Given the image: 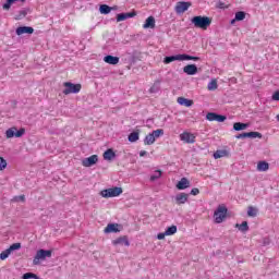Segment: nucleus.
<instances>
[{
	"instance_id": "24",
	"label": "nucleus",
	"mask_w": 279,
	"mask_h": 279,
	"mask_svg": "<svg viewBox=\"0 0 279 279\" xmlns=\"http://www.w3.org/2000/svg\"><path fill=\"white\" fill-rule=\"evenodd\" d=\"M228 156V150H216L214 153L215 160H219V158H226Z\"/></svg>"
},
{
	"instance_id": "41",
	"label": "nucleus",
	"mask_w": 279,
	"mask_h": 279,
	"mask_svg": "<svg viewBox=\"0 0 279 279\" xmlns=\"http://www.w3.org/2000/svg\"><path fill=\"white\" fill-rule=\"evenodd\" d=\"M5 167H8V161L3 157H0V171H3Z\"/></svg>"
},
{
	"instance_id": "30",
	"label": "nucleus",
	"mask_w": 279,
	"mask_h": 279,
	"mask_svg": "<svg viewBox=\"0 0 279 279\" xmlns=\"http://www.w3.org/2000/svg\"><path fill=\"white\" fill-rule=\"evenodd\" d=\"M246 138H263V134L259 132H248L246 133Z\"/></svg>"
},
{
	"instance_id": "44",
	"label": "nucleus",
	"mask_w": 279,
	"mask_h": 279,
	"mask_svg": "<svg viewBox=\"0 0 279 279\" xmlns=\"http://www.w3.org/2000/svg\"><path fill=\"white\" fill-rule=\"evenodd\" d=\"M227 117L226 116H221V114H216V121H218V123H223V121H226Z\"/></svg>"
},
{
	"instance_id": "33",
	"label": "nucleus",
	"mask_w": 279,
	"mask_h": 279,
	"mask_svg": "<svg viewBox=\"0 0 279 279\" xmlns=\"http://www.w3.org/2000/svg\"><path fill=\"white\" fill-rule=\"evenodd\" d=\"M15 134H16V128H11L5 132L7 138H14Z\"/></svg>"
},
{
	"instance_id": "27",
	"label": "nucleus",
	"mask_w": 279,
	"mask_h": 279,
	"mask_svg": "<svg viewBox=\"0 0 279 279\" xmlns=\"http://www.w3.org/2000/svg\"><path fill=\"white\" fill-rule=\"evenodd\" d=\"M162 178V171L161 170H156L151 175H150V182H156V180H160Z\"/></svg>"
},
{
	"instance_id": "13",
	"label": "nucleus",
	"mask_w": 279,
	"mask_h": 279,
	"mask_svg": "<svg viewBox=\"0 0 279 279\" xmlns=\"http://www.w3.org/2000/svg\"><path fill=\"white\" fill-rule=\"evenodd\" d=\"M113 245H125V247H130V240H128V235L120 236L112 241Z\"/></svg>"
},
{
	"instance_id": "22",
	"label": "nucleus",
	"mask_w": 279,
	"mask_h": 279,
	"mask_svg": "<svg viewBox=\"0 0 279 279\" xmlns=\"http://www.w3.org/2000/svg\"><path fill=\"white\" fill-rule=\"evenodd\" d=\"M113 8H111L110 5L108 4H101L99 7V12L100 14H110V12H112Z\"/></svg>"
},
{
	"instance_id": "42",
	"label": "nucleus",
	"mask_w": 279,
	"mask_h": 279,
	"mask_svg": "<svg viewBox=\"0 0 279 279\" xmlns=\"http://www.w3.org/2000/svg\"><path fill=\"white\" fill-rule=\"evenodd\" d=\"M10 252H14L15 250H21V243H13L10 247H9Z\"/></svg>"
},
{
	"instance_id": "50",
	"label": "nucleus",
	"mask_w": 279,
	"mask_h": 279,
	"mask_svg": "<svg viewBox=\"0 0 279 279\" xmlns=\"http://www.w3.org/2000/svg\"><path fill=\"white\" fill-rule=\"evenodd\" d=\"M158 90H159V87L156 84L150 87V93H158Z\"/></svg>"
},
{
	"instance_id": "38",
	"label": "nucleus",
	"mask_w": 279,
	"mask_h": 279,
	"mask_svg": "<svg viewBox=\"0 0 279 279\" xmlns=\"http://www.w3.org/2000/svg\"><path fill=\"white\" fill-rule=\"evenodd\" d=\"M206 119H207V121H217V113H215V112H208V113L206 114Z\"/></svg>"
},
{
	"instance_id": "18",
	"label": "nucleus",
	"mask_w": 279,
	"mask_h": 279,
	"mask_svg": "<svg viewBox=\"0 0 279 279\" xmlns=\"http://www.w3.org/2000/svg\"><path fill=\"white\" fill-rule=\"evenodd\" d=\"M177 101L180 106H185V108H191V106H193V100L184 97H179Z\"/></svg>"
},
{
	"instance_id": "15",
	"label": "nucleus",
	"mask_w": 279,
	"mask_h": 279,
	"mask_svg": "<svg viewBox=\"0 0 279 279\" xmlns=\"http://www.w3.org/2000/svg\"><path fill=\"white\" fill-rule=\"evenodd\" d=\"M183 73H186V75H196L197 73V65L195 64H187L183 68Z\"/></svg>"
},
{
	"instance_id": "51",
	"label": "nucleus",
	"mask_w": 279,
	"mask_h": 279,
	"mask_svg": "<svg viewBox=\"0 0 279 279\" xmlns=\"http://www.w3.org/2000/svg\"><path fill=\"white\" fill-rule=\"evenodd\" d=\"M140 156L143 158L144 156H147V150H141Z\"/></svg>"
},
{
	"instance_id": "16",
	"label": "nucleus",
	"mask_w": 279,
	"mask_h": 279,
	"mask_svg": "<svg viewBox=\"0 0 279 279\" xmlns=\"http://www.w3.org/2000/svg\"><path fill=\"white\" fill-rule=\"evenodd\" d=\"M175 60L183 61L182 54L166 57L163 59V64H171V62H175Z\"/></svg>"
},
{
	"instance_id": "14",
	"label": "nucleus",
	"mask_w": 279,
	"mask_h": 279,
	"mask_svg": "<svg viewBox=\"0 0 279 279\" xmlns=\"http://www.w3.org/2000/svg\"><path fill=\"white\" fill-rule=\"evenodd\" d=\"M156 27V19L154 16H149L146 19L143 28L144 29H154Z\"/></svg>"
},
{
	"instance_id": "47",
	"label": "nucleus",
	"mask_w": 279,
	"mask_h": 279,
	"mask_svg": "<svg viewBox=\"0 0 279 279\" xmlns=\"http://www.w3.org/2000/svg\"><path fill=\"white\" fill-rule=\"evenodd\" d=\"M190 195H199V189L194 187L191 190Z\"/></svg>"
},
{
	"instance_id": "25",
	"label": "nucleus",
	"mask_w": 279,
	"mask_h": 279,
	"mask_svg": "<svg viewBox=\"0 0 279 279\" xmlns=\"http://www.w3.org/2000/svg\"><path fill=\"white\" fill-rule=\"evenodd\" d=\"M154 143H156V140L154 138V135L151 133L145 136L144 145H154Z\"/></svg>"
},
{
	"instance_id": "17",
	"label": "nucleus",
	"mask_w": 279,
	"mask_h": 279,
	"mask_svg": "<svg viewBox=\"0 0 279 279\" xmlns=\"http://www.w3.org/2000/svg\"><path fill=\"white\" fill-rule=\"evenodd\" d=\"M105 234H110V232H119V225L118 223H109L105 230Z\"/></svg>"
},
{
	"instance_id": "1",
	"label": "nucleus",
	"mask_w": 279,
	"mask_h": 279,
	"mask_svg": "<svg viewBox=\"0 0 279 279\" xmlns=\"http://www.w3.org/2000/svg\"><path fill=\"white\" fill-rule=\"evenodd\" d=\"M191 23H193L194 27L199 29H208L213 23V20L208 16L197 15L191 20Z\"/></svg>"
},
{
	"instance_id": "23",
	"label": "nucleus",
	"mask_w": 279,
	"mask_h": 279,
	"mask_svg": "<svg viewBox=\"0 0 279 279\" xmlns=\"http://www.w3.org/2000/svg\"><path fill=\"white\" fill-rule=\"evenodd\" d=\"M257 171H269V163L267 161H259L257 163Z\"/></svg>"
},
{
	"instance_id": "3",
	"label": "nucleus",
	"mask_w": 279,
	"mask_h": 279,
	"mask_svg": "<svg viewBox=\"0 0 279 279\" xmlns=\"http://www.w3.org/2000/svg\"><path fill=\"white\" fill-rule=\"evenodd\" d=\"M64 90L63 95H77L82 90V84H73L71 82L63 83Z\"/></svg>"
},
{
	"instance_id": "45",
	"label": "nucleus",
	"mask_w": 279,
	"mask_h": 279,
	"mask_svg": "<svg viewBox=\"0 0 279 279\" xmlns=\"http://www.w3.org/2000/svg\"><path fill=\"white\" fill-rule=\"evenodd\" d=\"M272 101H279V90L275 92L271 96Z\"/></svg>"
},
{
	"instance_id": "29",
	"label": "nucleus",
	"mask_w": 279,
	"mask_h": 279,
	"mask_svg": "<svg viewBox=\"0 0 279 279\" xmlns=\"http://www.w3.org/2000/svg\"><path fill=\"white\" fill-rule=\"evenodd\" d=\"M150 134L154 136V140L156 141V138H160V136H162L165 134V130L157 129V130L153 131Z\"/></svg>"
},
{
	"instance_id": "26",
	"label": "nucleus",
	"mask_w": 279,
	"mask_h": 279,
	"mask_svg": "<svg viewBox=\"0 0 279 279\" xmlns=\"http://www.w3.org/2000/svg\"><path fill=\"white\" fill-rule=\"evenodd\" d=\"M235 228H238L240 232H247V230H250V226L247 225V221H243L241 225L236 223Z\"/></svg>"
},
{
	"instance_id": "2",
	"label": "nucleus",
	"mask_w": 279,
	"mask_h": 279,
	"mask_svg": "<svg viewBox=\"0 0 279 279\" xmlns=\"http://www.w3.org/2000/svg\"><path fill=\"white\" fill-rule=\"evenodd\" d=\"M228 217V207L225 205H219L214 213L215 223H223Z\"/></svg>"
},
{
	"instance_id": "31",
	"label": "nucleus",
	"mask_w": 279,
	"mask_h": 279,
	"mask_svg": "<svg viewBox=\"0 0 279 279\" xmlns=\"http://www.w3.org/2000/svg\"><path fill=\"white\" fill-rule=\"evenodd\" d=\"M218 87L217 80H211L207 85L208 90H217Z\"/></svg>"
},
{
	"instance_id": "20",
	"label": "nucleus",
	"mask_w": 279,
	"mask_h": 279,
	"mask_svg": "<svg viewBox=\"0 0 279 279\" xmlns=\"http://www.w3.org/2000/svg\"><path fill=\"white\" fill-rule=\"evenodd\" d=\"M104 62L107 64H117L119 62V57H114L112 54H108L104 58Z\"/></svg>"
},
{
	"instance_id": "37",
	"label": "nucleus",
	"mask_w": 279,
	"mask_h": 279,
	"mask_svg": "<svg viewBox=\"0 0 279 279\" xmlns=\"http://www.w3.org/2000/svg\"><path fill=\"white\" fill-rule=\"evenodd\" d=\"M182 59H183V61L184 60H193L194 62L199 61V57H193V56H190V54H182Z\"/></svg>"
},
{
	"instance_id": "12",
	"label": "nucleus",
	"mask_w": 279,
	"mask_h": 279,
	"mask_svg": "<svg viewBox=\"0 0 279 279\" xmlns=\"http://www.w3.org/2000/svg\"><path fill=\"white\" fill-rule=\"evenodd\" d=\"M15 34L17 36H23V34H34V27L20 26V27L16 28Z\"/></svg>"
},
{
	"instance_id": "11",
	"label": "nucleus",
	"mask_w": 279,
	"mask_h": 279,
	"mask_svg": "<svg viewBox=\"0 0 279 279\" xmlns=\"http://www.w3.org/2000/svg\"><path fill=\"white\" fill-rule=\"evenodd\" d=\"M136 16V11L129 13H120L117 15V22L121 23V21H128V19H134Z\"/></svg>"
},
{
	"instance_id": "52",
	"label": "nucleus",
	"mask_w": 279,
	"mask_h": 279,
	"mask_svg": "<svg viewBox=\"0 0 279 279\" xmlns=\"http://www.w3.org/2000/svg\"><path fill=\"white\" fill-rule=\"evenodd\" d=\"M235 21H236V17H234V20L231 21V25H234Z\"/></svg>"
},
{
	"instance_id": "7",
	"label": "nucleus",
	"mask_w": 279,
	"mask_h": 279,
	"mask_svg": "<svg viewBox=\"0 0 279 279\" xmlns=\"http://www.w3.org/2000/svg\"><path fill=\"white\" fill-rule=\"evenodd\" d=\"M180 141H183V143L193 145V143H195V134L189 133V132H183L180 134Z\"/></svg>"
},
{
	"instance_id": "43",
	"label": "nucleus",
	"mask_w": 279,
	"mask_h": 279,
	"mask_svg": "<svg viewBox=\"0 0 279 279\" xmlns=\"http://www.w3.org/2000/svg\"><path fill=\"white\" fill-rule=\"evenodd\" d=\"M23 134H25V129H20L19 131L16 129L15 138H21V136H23Z\"/></svg>"
},
{
	"instance_id": "5",
	"label": "nucleus",
	"mask_w": 279,
	"mask_h": 279,
	"mask_svg": "<svg viewBox=\"0 0 279 279\" xmlns=\"http://www.w3.org/2000/svg\"><path fill=\"white\" fill-rule=\"evenodd\" d=\"M121 193H123V189L116 186V187H109V189L102 190L100 192V195L101 197L110 198V197H119Z\"/></svg>"
},
{
	"instance_id": "35",
	"label": "nucleus",
	"mask_w": 279,
	"mask_h": 279,
	"mask_svg": "<svg viewBox=\"0 0 279 279\" xmlns=\"http://www.w3.org/2000/svg\"><path fill=\"white\" fill-rule=\"evenodd\" d=\"M10 254H12V252L10 251V248L4 250V251L0 254V260H5V258H8V256H10Z\"/></svg>"
},
{
	"instance_id": "49",
	"label": "nucleus",
	"mask_w": 279,
	"mask_h": 279,
	"mask_svg": "<svg viewBox=\"0 0 279 279\" xmlns=\"http://www.w3.org/2000/svg\"><path fill=\"white\" fill-rule=\"evenodd\" d=\"M166 236H167L166 231L163 233H158L157 234L158 241H162V239H165Z\"/></svg>"
},
{
	"instance_id": "39",
	"label": "nucleus",
	"mask_w": 279,
	"mask_h": 279,
	"mask_svg": "<svg viewBox=\"0 0 279 279\" xmlns=\"http://www.w3.org/2000/svg\"><path fill=\"white\" fill-rule=\"evenodd\" d=\"M27 16V10H21L19 15H16V20L21 21V19H25Z\"/></svg>"
},
{
	"instance_id": "10",
	"label": "nucleus",
	"mask_w": 279,
	"mask_h": 279,
	"mask_svg": "<svg viewBox=\"0 0 279 279\" xmlns=\"http://www.w3.org/2000/svg\"><path fill=\"white\" fill-rule=\"evenodd\" d=\"M191 187V181L186 178H182L178 183H177V189L178 191H184L186 189Z\"/></svg>"
},
{
	"instance_id": "6",
	"label": "nucleus",
	"mask_w": 279,
	"mask_h": 279,
	"mask_svg": "<svg viewBox=\"0 0 279 279\" xmlns=\"http://www.w3.org/2000/svg\"><path fill=\"white\" fill-rule=\"evenodd\" d=\"M191 5H193V3L186 2V1H179V2H177V5L174 7V12L177 14H184V12H186V10H189V8H191Z\"/></svg>"
},
{
	"instance_id": "28",
	"label": "nucleus",
	"mask_w": 279,
	"mask_h": 279,
	"mask_svg": "<svg viewBox=\"0 0 279 279\" xmlns=\"http://www.w3.org/2000/svg\"><path fill=\"white\" fill-rule=\"evenodd\" d=\"M175 232H178V227L174 225L166 229L167 236H172V234H175Z\"/></svg>"
},
{
	"instance_id": "32",
	"label": "nucleus",
	"mask_w": 279,
	"mask_h": 279,
	"mask_svg": "<svg viewBox=\"0 0 279 279\" xmlns=\"http://www.w3.org/2000/svg\"><path fill=\"white\" fill-rule=\"evenodd\" d=\"M140 134L138 132H132L129 135V143H136V141H138Z\"/></svg>"
},
{
	"instance_id": "36",
	"label": "nucleus",
	"mask_w": 279,
	"mask_h": 279,
	"mask_svg": "<svg viewBox=\"0 0 279 279\" xmlns=\"http://www.w3.org/2000/svg\"><path fill=\"white\" fill-rule=\"evenodd\" d=\"M235 21H245V12H243V11L236 12Z\"/></svg>"
},
{
	"instance_id": "21",
	"label": "nucleus",
	"mask_w": 279,
	"mask_h": 279,
	"mask_svg": "<svg viewBox=\"0 0 279 279\" xmlns=\"http://www.w3.org/2000/svg\"><path fill=\"white\" fill-rule=\"evenodd\" d=\"M247 128H250V124L243 123V122H235L233 124V130L235 132H241L242 130H247Z\"/></svg>"
},
{
	"instance_id": "19",
	"label": "nucleus",
	"mask_w": 279,
	"mask_h": 279,
	"mask_svg": "<svg viewBox=\"0 0 279 279\" xmlns=\"http://www.w3.org/2000/svg\"><path fill=\"white\" fill-rule=\"evenodd\" d=\"M114 158H117V154L114 150H112V148H109L104 153L105 160H114Z\"/></svg>"
},
{
	"instance_id": "9",
	"label": "nucleus",
	"mask_w": 279,
	"mask_h": 279,
	"mask_svg": "<svg viewBox=\"0 0 279 279\" xmlns=\"http://www.w3.org/2000/svg\"><path fill=\"white\" fill-rule=\"evenodd\" d=\"M174 202L175 204H178V206H181V204H186L189 202V194L186 193L177 194L174 197Z\"/></svg>"
},
{
	"instance_id": "53",
	"label": "nucleus",
	"mask_w": 279,
	"mask_h": 279,
	"mask_svg": "<svg viewBox=\"0 0 279 279\" xmlns=\"http://www.w3.org/2000/svg\"><path fill=\"white\" fill-rule=\"evenodd\" d=\"M277 121H279V114H277Z\"/></svg>"
},
{
	"instance_id": "8",
	"label": "nucleus",
	"mask_w": 279,
	"mask_h": 279,
	"mask_svg": "<svg viewBox=\"0 0 279 279\" xmlns=\"http://www.w3.org/2000/svg\"><path fill=\"white\" fill-rule=\"evenodd\" d=\"M97 162H99V157L97 155H92L82 160L83 167H93V165H97Z\"/></svg>"
},
{
	"instance_id": "40",
	"label": "nucleus",
	"mask_w": 279,
	"mask_h": 279,
	"mask_svg": "<svg viewBox=\"0 0 279 279\" xmlns=\"http://www.w3.org/2000/svg\"><path fill=\"white\" fill-rule=\"evenodd\" d=\"M247 215L248 217H256V215H258V211L254 207H248Z\"/></svg>"
},
{
	"instance_id": "48",
	"label": "nucleus",
	"mask_w": 279,
	"mask_h": 279,
	"mask_svg": "<svg viewBox=\"0 0 279 279\" xmlns=\"http://www.w3.org/2000/svg\"><path fill=\"white\" fill-rule=\"evenodd\" d=\"M235 138L241 140V138H247V133H241L235 135Z\"/></svg>"
},
{
	"instance_id": "46",
	"label": "nucleus",
	"mask_w": 279,
	"mask_h": 279,
	"mask_svg": "<svg viewBox=\"0 0 279 279\" xmlns=\"http://www.w3.org/2000/svg\"><path fill=\"white\" fill-rule=\"evenodd\" d=\"M14 202H25V195L15 196Z\"/></svg>"
},
{
	"instance_id": "4",
	"label": "nucleus",
	"mask_w": 279,
	"mask_h": 279,
	"mask_svg": "<svg viewBox=\"0 0 279 279\" xmlns=\"http://www.w3.org/2000/svg\"><path fill=\"white\" fill-rule=\"evenodd\" d=\"M51 250H38L33 259V265H40V260H45L46 258H51Z\"/></svg>"
},
{
	"instance_id": "34",
	"label": "nucleus",
	"mask_w": 279,
	"mask_h": 279,
	"mask_svg": "<svg viewBox=\"0 0 279 279\" xmlns=\"http://www.w3.org/2000/svg\"><path fill=\"white\" fill-rule=\"evenodd\" d=\"M23 279H40L39 276H37L36 274H33V272H26L23 275L22 277Z\"/></svg>"
}]
</instances>
